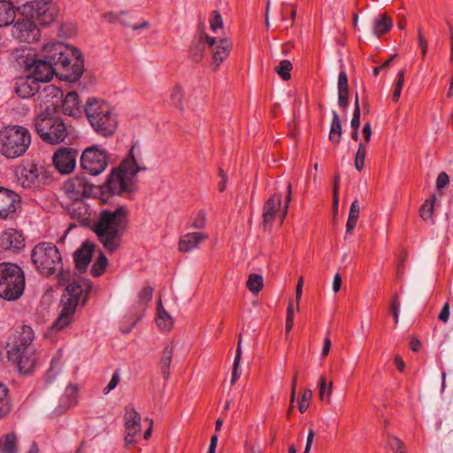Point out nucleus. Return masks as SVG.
<instances>
[{
    "label": "nucleus",
    "instance_id": "f257e3e1",
    "mask_svg": "<svg viewBox=\"0 0 453 453\" xmlns=\"http://www.w3.org/2000/svg\"><path fill=\"white\" fill-rule=\"evenodd\" d=\"M128 223V210L121 205L101 210L91 228L103 246L112 253L120 247Z\"/></svg>",
    "mask_w": 453,
    "mask_h": 453
},
{
    "label": "nucleus",
    "instance_id": "f03ea898",
    "mask_svg": "<svg viewBox=\"0 0 453 453\" xmlns=\"http://www.w3.org/2000/svg\"><path fill=\"white\" fill-rule=\"evenodd\" d=\"M42 55L57 67L62 80L75 82L81 77L84 63L81 52L76 48L60 42H53L44 44Z\"/></svg>",
    "mask_w": 453,
    "mask_h": 453
},
{
    "label": "nucleus",
    "instance_id": "7ed1b4c3",
    "mask_svg": "<svg viewBox=\"0 0 453 453\" xmlns=\"http://www.w3.org/2000/svg\"><path fill=\"white\" fill-rule=\"evenodd\" d=\"M91 289L90 280L83 278L73 279V282H69L60 301V312L50 329L58 332L66 328L73 322L81 296H83V303H85Z\"/></svg>",
    "mask_w": 453,
    "mask_h": 453
},
{
    "label": "nucleus",
    "instance_id": "20e7f679",
    "mask_svg": "<svg viewBox=\"0 0 453 453\" xmlns=\"http://www.w3.org/2000/svg\"><path fill=\"white\" fill-rule=\"evenodd\" d=\"M31 260L39 273L45 276L58 273L61 285H67L77 279L62 268V257L58 247L52 242H42L36 244L31 251Z\"/></svg>",
    "mask_w": 453,
    "mask_h": 453
},
{
    "label": "nucleus",
    "instance_id": "39448f33",
    "mask_svg": "<svg viewBox=\"0 0 453 453\" xmlns=\"http://www.w3.org/2000/svg\"><path fill=\"white\" fill-rule=\"evenodd\" d=\"M17 334L13 346L7 350V357L19 372L27 374L33 370L36 361L35 349L32 345L35 333L30 326L24 325Z\"/></svg>",
    "mask_w": 453,
    "mask_h": 453
},
{
    "label": "nucleus",
    "instance_id": "423d86ee",
    "mask_svg": "<svg viewBox=\"0 0 453 453\" xmlns=\"http://www.w3.org/2000/svg\"><path fill=\"white\" fill-rule=\"evenodd\" d=\"M86 117L96 133L108 137L111 136L117 127L118 119L111 107L104 101L88 98L84 106Z\"/></svg>",
    "mask_w": 453,
    "mask_h": 453
},
{
    "label": "nucleus",
    "instance_id": "0eeeda50",
    "mask_svg": "<svg viewBox=\"0 0 453 453\" xmlns=\"http://www.w3.org/2000/svg\"><path fill=\"white\" fill-rule=\"evenodd\" d=\"M146 170L140 167L134 157L125 159L119 168L113 169L109 175L104 188L111 195H122L134 190L135 176L139 171Z\"/></svg>",
    "mask_w": 453,
    "mask_h": 453
},
{
    "label": "nucleus",
    "instance_id": "6e6552de",
    "mask_svg": "<svg viewBox=\"0 0 453 453\" xmlns=\"http://www.w3.org/2000/svg\"><path fill=\"white\" fill-rule=\"evenodd\" d=\"M35 127L40 138L49 144H59L68 134L62 118L51 112L48 107L35 117Z\"/></svg>",
    "mask_w": 453,
    "mask_h": 453
},
{
    "label": "nucleus",
    "instance_id": "1a4fd4ad",
    "mask_svg": "<svg viewBox=\"0 0 453 453\" xmlns=\"http://www.w3.org/2000/svg\"><path fill=\"white\" fill-rule=\"evenodd\" d=\"M30 144V132L22 126H8L0 133V152L7 158L24 155Z\"/></svg>",
    "mask_w": 453,
    "mask_h": 453
},
{
    "label": "nucleus",
    "instance_id": "9d476101",
    "mask_svg": "<svg viewBox=\"0 0 453 453\" xmlns=\"http://www.w3.org/2000/svg\"><path fill=\"white\" fill-rule=\"evenodd\" d=\"M207 47L211 50V65L214 68H218L221 62L228 58L232 43L226 38L218 40L207 35H202L197 41L193 42V45L190 49L192 60L196 63L200 62L203 58Z\"/></svg>",
    "mask_w": 453,
    "mask_h": 453
},
{
    "label": "nucleus",
    "instance_id": "9b49d317",
    "mask_svg": "<svg viewBox=\"0 0 453 453\" xmlns=\"http://www.w3.org/2000/svg\"><path fill=\"white\" fill-rule=\"evenodd\" d=\"M25 289L22 269L12 263L0 264V297L7 301L19 299Z\"/></svg>",
    "mask_w": 453,
    "mask_h": 453
},
{
    "label": "nucleus",
    "instance_id": "f8f14e48",
    "mask_svg": "<svg viewBox=\"0 0 453 453\" xmlns=\"http://www.w3.org/2000/svg\"><path fill=\"white\" fill-rule=\"evenodd\" d=\"M22 17L32 20H37L42 26L52 23L58 15L57 8L52 0H29L19 7Z\"/></svg>",
    "mask_w": 453,
    "mask_h": 453
},
{
    "label": "nucleus",
    "instance_id": "ddd939ff",
    "mask_svg": "<svg viewBox=\"0 0 453 453\" xmlns=\"http://www.w3.org/2000/svg\"><path fill=\"white\" fill-rule=\"evenodd\" d=\"M16 173L19 183L25 188H40L50 179L45 167L35 163L19 166Z\"/></svg>",
    "mask_w": 453,
    "mask_h": 453
},
{
    "label": "nucleus",
    "instance_id": "4468645a",
    "mask_svg": "<svg viewBox=\"0 0 453 453\" xmlns=\"http://www.w3.org/2000/svg\"><path fill=\"white\" fill-rule=\"evenodd\" d=\"M80 161L84 173L96 176L107 167L108 156L105 150L92 146L83 150Z\"/></svg>",
    "mask_w": 453,
    "mask_h": 453
},
{
    "label": "nucleus",
    "instance_id": "2eb2a0df",
    "mask_svg": "<svg viewBox=\"0 0 453 453\" xmlns=\"http://www.w3.org/2000/svg\"><path fill=\"white\" fill-rule=\"evenodd\" d=\"M292 189L291 184L288 183L287 196L284 203H282V195L276 193L268 199L264 206V223L265 225L272 223L275 219H280V222L285 219L288 205L291 200Z\"/></svg>",
    "mask_w": 453,
    "mask_h": 453
},
{
    "label": "nucleus",
    "instance_id": "dca6fc26",
    "mask_svg": "<svg viewBox=\"0 0 453 453\" xmlns=\"http://www.w3.org/2000/svg\"><path fill=\"white\" fill-rule=\"evenodd\" d=\"M26 69L29 75L39 83L50 81L54 75H59L57 67L48 61L42 55V58L27 57L25 60Z\"/></svg>",
    "mask_w": 453,
    "mask_h": 453
},
{
    "label": "nucleus",
    "instance_id": "f3484780",
    "mask_svg": "<svg viewBox=\"0 0 453 453\" xmlns=\"http://www.w3.org/2000/svg\"><path fill=\"white\" fill-rule=\"evenodd\" d=\"M16 93L22 98H28L34 96L35 94H39V97L42 96H58L60 90L54 85H46L43 89L40 91V83L34 80L33 77L27 75L26 78H20L16 82L15 88Z\"/></svg>",
    "mask_w": 453,
    "mask_h": 453
},
{
    "label": "nucleus",
    "instance_id": "a211bd4d",
    "mask_svg": "<svg viewBox=\"0 0 453 453\" xmlns=\"http://www.w3.org/2000/svg\"><path fill=\"white\" fill-rule=\"evenodd\" d=\"M12 35L19 42L31 43L39 39L40 30L34 20L23 17L13 24Z\"/></svg>",
    "mask_w": 453,
    "mask_h": 453
},
{
    "label": "nucleus",
    "instance_id": "6ab92c4d",
    "mask_svg": "<svg viewBox=\"0 0 453 453\" xmlns=\"http://www.w3.org/2000/svg\"><path fill=\"white\" fill-rule=\"evenodd\" d=\"M20 202L21 199L18 193L0 187V219H12Z\"/></svg>",
    "mask_w": 453,
    "mask_h": 453
},
{
    "label": "nucleus",
    "instance_id": "aec40b11",
    "mask_svg": "<svg viewBox=\"0 0 453 453\" xmlns=\"http://www.w3.org/2000/svg\"><path fill=\"white\" fill-rule=\"evenodd\" d=\"M77 156V150L73 148H60L54 153L52 161L59 173L68 174L75 168Z\"/></svg>",
    "mask_w": 453,
    "mask_h": 453
},
{
    "label": "nucleus",
    "instance_id": "412c9836",
    "mask_svg": "<svg viewBox=\"0 0 453 453\" xmlns=\"http://www.w3.org/2000/svg\"><path fill=\"white\" fill-rule=\"evenodd\" d=\"M90 187L84 178L75 176L65 181L63 190L73 202L81 200L90 192Z\"/></svg>",
    "mask_w": 453,
    "mask_h": 453
},
{
    "label": "nucleus",
    "instance_id": "4be33fe9",
    "mask_svg": "<svg viewBox=\"0 0 453 453\" xmlns=\"http://www.w3.org/2000/svg\"><path fill=\"white\" fill-rule=\"evenodd\" d=\"M124 419L126 429L125 441L127 444H134L135 437L142 429L141 415L131 406L126 410Z\"/></svg>",
    "mask_w": 453,
    "mask_h": 453
},
{
    "label": "nucleus",
    "instance_id": "5701e85b",
    "mask_svg": "<svg viewBox=\"0 0 453 453\" xmlns=\"http://www.w3.org/2000/svg\"><path fill=\"white\" fill-rule=\"evenodd\" d=\"M25 239L17 230L9 228L0 235V249L18 250L24 247Z\"/></svg>",
    "mask_w": 453,
    "mask_h": 453
},
{
    "label": "nucleus",
    "instance_id": "b1692460",
    "mask_svg": "<svg viewBox=\"0 0 453 453\" xmlns=\"http://www.w3.org/2000/svg\"><path fill=\"white\" fill-rule=\"evenodd\" d=\"M63 112L65 115L80 118L82 116L84 107L79 100L78 94L74 91L68 92L62 104Z\"/></svg>",
    "mask_w": 453,
    "mask_h": 453
},
{
    "label": "nucleus",
    "instance_id": "393cba45",
    "mask_svg": "<svg viewBox=\"0 0 453 453\" xmlns=\"http://www.w3.org/2000/svg\"><path fill=\"white\" fill-rule=\"evenodd\" d=\"M95 245L89 242H84L81 246L74 252L73 259L76 265V267L81 272H85L89 265L93 252H94Z\"/></svg>",
    "mask_w": 453,
    "mask_h": 453
},
{
    "label": "nucleus",
    "instance_id": "a878e982",
    "mask_svg": "<svg viewBox=\"0 0 453 453\" xmlns=\"http://www.w3.org/2000/svg\"><path fill=\"white\" fill-rule=\"evenodd\" d=\"M208 239V234L202 232H192L182 235L179 241V250L189 252L196 249L199 244Z\"/></svg>",
    "mask_w": 453,
    "mask_h": 453
},
{
    "label": "nucleus",
    "instance_id": "bb28decb",
    "mask_svg": "<svg viewBox=\"0 0 453 453\" xmlns=\"http://www.w3.org/2000/svg\"><path fill=\"white\" fill-rule=\"evenodd\" d=\"M16 8L9 1H0V27L11 25L16 17Z\"/></svg>",
    "mask_w": 453,
    "mask_h": 453
},
{
    "label": "nucleus",
    "instance_id": "cd10ccee",
    "mask_svg": "<svg viewBox=\"0 0 453 453\" xmlns=\"http://www.w3.org/2000/svg\"><path fill=\"white\" fill-rule=\"evenodd\" d=\"M127 16V12H121L119 14H114L112 12L105 14V19L109 20L111 23L120 22L125 27H130L133 30L137 31L140 29L148 28L150 27V23L147 20L142 21L140 24H131L125 18Z\"/></svg>",
    "mask_w": 453,
    "mask_h": 453
},
{
    "label": "nucleus",
    "instance_id": "c85d7f7f",
    "mask_svg": "<svg viewBox=\"0 0 453 453\" xmlns=\"http://www.w3.org/2000/svg\"><path fill=\"white\" fill-rule=\"evenodd\" d=\"M156 322L158 328L165 332L170 331L173 325V317L163 307L161 301L157 304Z\"/></svg>",
    "mask_w": 453,
    "mask_h": 453
},
{
    "label": "nucleus",
    "instance_id": "c756f323",
    "mask_svg": "<svg viewBox=\"0 0 453 453\" xmlns=\"http://www.w3.org/2000/svg\"><path fill=\"white\" fill-rule=\"evenodd\" d=\"M393 27L392 19L385 14H380L373 19V35L379 38L383 34L388 33Z\"/></svg>",
    "mask_w": 453,
    "mask_h": 453
},
{
    "label": "nucleus",
    "instance_id": "7c9ffc66",
    "mask_svg": "<svg viewBox=\"0 0 453 453\" xmlns=\"http://www.w3.org/2000/svg\"><path fill=\"white\" fill-rule=\"evenodd\" d=\"M173 353V347L172 344H167L162 353L161 357V372L165 380L170 377V365Z\"/></svg>",
    "mask_w": 453,
    "mask_h": 453
},
{
    "label": "nucleus",
    "instance_id": "2f4dec72",
    "mask_svg": "<svg viewBox=\"0 0 453 453\" xmlns=\"http://www.w3.org/2000/svg\"><path fill=\"white\" fill-rule=\"evenodd\" d=\"M79 388L77 385L70 384L66 387L61 403L65 408H70L78 403Z\"/></svg>",
    "mask_w": 453,
    "mask_h": 453
},
{
    "label": "nucleus",
    "instance_id": "473e14b6",
    "mask_svg": "<svg viewBox=\"0 0 453 453\" xmlns=\"http://www.w3.org/2000/svg\"><path fill=\"white\" fill-rule=\"evenodd\" d=\"M342 136V123L338 113L335 111H333V119L330 127L329 133V140L334 143L338 144L341 141Z\"/></svg>",
    "mask_w": 453,
    "mask_h": 453
},
{
    "label": "nucleus",
    "instance_id": "72a5a7b5",
    "mask_svg": "<svg viewBox=\"0 0 453 453\" xmlns=\"http://www.w3.org/2000/svg\"><path fill=\"white\" fill-rule=\"evenodd\" d=\"M12 403L8 396V389L0 383V419L6 417L12 410Z\"/></svg>",
    "mask_w": 453,
    "mask_h": 453
},
{
    "label": "nucleus",
    "instance_id": "f704fd0d",
    "mask_svg": "<svg viewBox=\"0 0 453 453\" xmlns=\"http://www.w3.org/2000/svg\"><path fill=\"white\" fill-rule=\"evenodd\" d=\"M16 435L13 433L7 434L0 439V450L3 453H17Z\"/></svg>",
    "mask_w": 453,
    "mask_h": 453
},
{
    "label": "nucleus",
    "instance_id": "c9c22d12",
    "mask_svg": "<svg viewBox=\"0 0 453 453\" xmlns=\"http://www.w3.org/2000/svg\"><path fill=\"white\" fill-rule=\"evenodd\" d=\"M107 265H108L107 257H105V255L103 252H100V255L98 256L97 259L95 261V263L92 265L90 273L94 277L101 276L104 273Z\"/></svg>",
    "mask_w": 453,
    "mask_h": 453
},
{
    "label": "nucleus",
    "instance_id": "e433bc0d",
    "mask_svg": "<svg viewBox=\"0 0 453 453\" xmlns=\"http://www.w3.org/2000/svg\"><path fill=\"white\" fill-rule=\"evenodd\" d=\"M242 357V335L239 336V342L236 348L235 357L233 364V372L231 378V384H234L235 381L240 378L241 374L238 372L240 362Z\"/></svg>",
    "mask_w": 453,
    "mask_h": 453
},
{
    "label": "nucleus",
    "instance_id": "4c0bfd02",
    "mask_svg": "<svg viewBox=\"0 0 453 453\" xmlns=\"http://www.w3.org/2000/svg\"><path fill=\"white\" fill-rule=\"evenodd\" d=\"M263 284L264 280L260 274L251 273L247 280V288L253 294H257L262 289Z\"/></svg>",
    "mask_w": 453,
    "mask_h": 453
},
{
    "label": "nucleus",
    "instance_id": "58836bf2",
    "mask_svg": "<svg viewBox=\"0 0 453 453\" xmlns=\"http://www.w3.org/2000/svg\"><path fill=\"white\" fill-rule=\"evenodd\" d=\"M293 65L292 63L288 60L284 59L281 60L279 65L275 67V72L280 76V78L288 81L291 78L290 71L292 70Z\"/></svg>",
    "mask_w": 453,
    "mask_h": 453
},
{
    "label": "nucleus",
    "instance_id": "ea45409f",
    "mask_svg": "<svg viewBox=\"0 0 453 453\" xmlns=\"http://www.w3.org/2000/svg\"><path fill=\"white\" fill-rule=\"evenodd\" d=\"M183 96H184V92H183L182 88L179 85H176L173 88V90L170 94L171 104H173L174 106L178 107L179 109L183 110V104H182Z\"/></svg>",
    "mask_w": 453,
    "mask_h": 453
},
{
    "label": "nucleus",
    "instance_id": "a19ab883",
    "mask_svg": "<svg viewBox=\"0 0 453 453\" xmlns=\"http://www.w3.org/2000/svg\"><path fill=\"white\" fill-rule=\"evenodd\" d=\"M366 157V148L363 142H360L355 157V168L361 172L365 166V160Z\"/></svg>",
    "mask_w": 453,
    "mask_h": 453
},
{
    "label": "nucleus",
    "instance_id": "79ce46f5",
    "mask_svg": "<svg viewBox=\"0 0 453 453\" xmlns=\"http://www.w3.org/2000/svg\"><path fill=\"white\" fill-rule=\"evenodd\" d=\"M434 213V201L426 200L421 205L419 210L420 217L425 220H428L432 218Z\"/></svg>",
    "mask_w": 453,
    "mask_h": 453
},
{
    "label": "nucleus",
    "instance_id": "37998d69",
    "mask_svg": "<svg viewBox=\"0 0 453 453\" xmlns=\"http://www.w3.org/2000/svg\"><path fill=\"white\" fill-rule=\"evenodd\" d=\"M332 385L330 382L329 387L326 388V380L324 377H320L319 380V395L321 400H329L331 393H332Z\"/></svg>",
    "mask_w": 453,
    "mask_h": 453
},
{
    "label": "nucleus",
    "instance_id": "c03bdc74",
    "mask_svg": "<svg viewBox=\"0 0 453 453\" xmlns=\"http://www.w3.org/2000/svg\"><path fill=\"white\" fill-rule=\"evenodd\" d=\"M87 207L86 204L81 202H74L70 207H69V212L73 217H81L83 215L87 214Z\"/></svg>",
    "mask_w": 453,
    "mask_h": 453
},
{
    "label": "nucleus",
    "instance_id": "a18cd8bd",
    "mask_svg": "<svg viewBox=\"0 0 453 453\" xmlns=\"http://www.w3.org/2000/svg\"><path fill=\"white\" fill-rule=\"evenodd\" d=\"M58 361H59V358L56 357H54L51 359L50 367L46 372V382L47 383H51L55 380L56 376L58 374L59 368L55 366L56 364L58 363Z\"/></svg>",
    "mask_w": 453,
    "mask_h": 453
},
{
    "label": "nucleus",
    "instance_id": "49530a36",
    "mask_svg": "<svg viewBox=\"0 0 453 453\" xmlns=\"http://www.w3.org/2000/svg\"><path fill=\"white\" fill-rule=\"evenodd\" d=\"M311 397H312V391L308 388L304 389V391L302 395V399L298 403V410L301 413H303L307 411V409L309 407V401L311 400Z\"/></svg>",
    "mask_w": 453,
    "mask_h": 453
},
{
    "label": "nucleus",
    "instance_id": "de8ad7c7",
    "mask_svg": "<svg viewBox=\"0 0 453 453\" xmlns=\"http://www.w3.org/2000/svg\"><path fill=\"white\" fill-rule=\"evenodd\" d=\"M206 225V214L203 211H199L194 218L190 226L196 229H203Z\"/></svg>",
    "mask_w": 453,
    "mask_h": 453
},
{
    "label": "nucleus",
    "instance_id": "09e8293b",
    "mask_svg": "<svg viewBox=\"0 0 453 453\" xmlns=\"http://www.w3.org/2000/svg\"><path fill=\"white\" fill-rule=\"evenodd\" d=\"M388 445L395 453H403V443L395 436L388 438Z\"/></svg>",
    "mask_w": 453,
    "mask_h": 453
},
{
    "label": "nucleus",
    "instance_id": "8fccbe9b",
    "mask_svg": "<svg viewBox=\"0 0 453 453\" xmlns=\"http://www.w3.org/2000/svg\"><path fill=\"white\" fill-rule=\"evenodd\" d=\"M210 26L212 32L216 33L219 28H222L223 20L219 12L214 11L210 19Z\"/></svg>",
    "mask_w": 453,
    "mask_h": 453
},
{
    "label": "nucleus",
    "instance_id": "3c124183",
    "mask_svg": "<svg viewBox=\"0 0 453 453\" xmlns=\"http://www.w3.org/2000/svg\"><path fill=\"white\" fill-rule=\"evenodd\" d=\"M120 380L119 372L115 371L109 381L108 385L104 388V393L105 395L109 394L111 390H113L117 385L119 384Z\"/></svg>",
    "mask_w": 453,
    "mask_h": 453
},
{
    "label": "nucleus",
    "instance_id": "603ef678",
    "mask_svg": "<svg viewBox=\"0 0 453 453\" xmlns=\"http://www.w3.org/2000/svg\"><path fill=\"white\" fill-rule=\"evenodd\" d=\"M390 310H391V312L394 317V321L395 324H397L399 321V314H400V301H399L397 295H395L393 297Z\"/></svg>",
    "mask_w": 453,
    "mask_h": 453
},
{
    "label": "nucleus",
    "instance_id": "864d4df0",
    "mask_svg": "<svg viewBox=\"0 0 453 453\" xmlns=\"http://www.w3.org/2000/svg\"><path fill=\"white\" fill-rule=\"evenodd\" d=\"M338 92L349 91L348 77L345 71H341L338 76Z\"/></svg>",
    "mask_w": 453,
    "mask_h": 453
},
{
    "label": "nucleus",
    "instance_id": "5fc2aeb1",
    "mask_svg": "<svg viewBox=\"0 0 453 453\" xmlns=\"http://www.w3.org/2000/svg\"><path fill=\"white\" fill-rule=\"evenodd\" d=\"M153 288L151 287H144L139 293V301L142 303H147L151 300Z\"/></svg>",
    "mask_w": 453,
    "mask_h": 453
},
{
    "label": "nucleus",
    "instance_id": "6e6d98bb",
    "mask_svg": "<svg viewBox=\"0 0 453 453\" xmlns=\"http://www.w3.org/2000/svg\"><path fill=\"white\" fill-rule=\"evenodd\" d=\"M296 17V9L294 6L291 7V10L289 11V12H288L285 9H283L281 11L280 19L285 22L288 20V19H291V23L289 25L290 27H292L294 26Z\"/></svg>",
    "mask_w": 453,
    "mask_h": 453
},
{
    "label": "nucleus",
    "instance_id": "4d7b16f0",
    "mask_svg": "<svg viewBox=\"0 0 453 453\" xmlns=\"http://www.w3.org/2000/svg\"><path fill=\"white\" fill-rule=\"evenodd\" d=\"M360 115L361 110L360 105L357 104V107L354 108L353 116L350 121L352 129H359L360 126Z\"/></svg>",
    "mask_w": 453,
    "mask_h": 453
},
{
    "label": "nucleus",
    "instance_id": "13d9d810",
    "mask_svg": "<svg viewBox=\"0 0 453 453\" xmlns=\"http://www.w3.org/2000/svg\"><path fill=\"white\" fill-rule=\"evenodd\" d=\"M449 182V175L442 172L439 173L437 180H436V187L437 188H445Z\"/></svg>",
    "mask_w": 453,
    "mask_h": 453
},
{
    "label": "nucleus",
    "instance_id": "bf43d9fd",
    "mask_svg": "<svg viewBox=\"0 0 453 453\" xmlns=\"http://www.w3.org/2000/svg\"><path fill=\"white\" fill-rule=\"evenodd\" d=\"M338 104L341 108L349 106V91L338 92Z\"/></svg>",
    "mask_w": 453,
    "mask_h": 453
},
{
    "label": "nucleus",
    "instance_id": "052dcab7",
    "mask_svg": "<svg viewBox=\"0 0 453 453\" xmlns=\"http://www.w3.org/2000/svg\"><path fill=\"white\" fill-rule=\"evenodd\" d=\"M418 46L421 49L422 57L425 58L427 52V41L421 33V30H418Z\"/></svg>",
    "mask_w": 453,
    "mask_h": 453
},
{
    "label": "nucleus",
    "instance_id": "680f3d73",
    "mask_svg": "<svg viewBox=\"0 0 453 453\" xmlns=\"http://www.w3.org/2000/svg\"><path fill=\"white\" fill-rule=\"evenodd\" d=\"M359 217V203L356 199L350 205L349 218L358 219Z\"/></svg>",
    "mask_w": 453,
    "mask_h": 453
},
{
    "label": "nucleus",
    "instance_id": "e2e57ef3",
    "mask_svg": "<svg viewBox=\"0 0 453 453\" xmlns=\"http://www.w3.org/2000/svg\"><path fill=\"white\" fill-rule=\"evenodd\" d=\"M314 435H315L314 431L312 429H309L307 439H306V445H305L303 453H310L312 443H313Z\"/></svg>",
    "mask_w": 453,
    "mask_h": 453
},
{
    "label": "nucleus",
    "instance_id": "0e129e2a",
    "mask_svg": "<svg viewBox=\"0 0 453 453\" xmlns=\"http://www.w3.org/2000/svg\"><path fill=\"white\" fill-rule=\"evenodd\" d=\"M303 278L301 277L298 280V282L296 285V300L297 309L299 308V301H300V299L302 297V294H303Z\"/></svg>",
    "mask_w": 453,
    "mask_h": 453
},
{
    "label": "nucleus",
    "instance_id": "69168bd1",
    "mask_svg": "<svg viewBox=\"0 0 453 453\" xmlns=\"http://www.w3.org/2000/svg\"><path fill=\"white\" fill-rule=\"evenodd\" d=\"M449 304L448 303H446L440 314H439V319L443 321V322H447L449 320Z\"/></svg>",
    "mask_w": 453,
    "mask_h": 453
},
{
    "label": "nucleus",
    "instance_id": "338daca9",
    "mask_svg": "<svg viewBox=\"0 0 453 453\" xmlns=\"http://www.w3.org/2000/svg\"><path fill=\"white\" fill-rule=\"evenodd\" d=\"M331 340L329 337H326L324 339V345H323V348H322V351H321V357L324 358L325 357H326L330 351V349H331Z\"/></svg>",
    "mask_w": 453,
    "mask_h": 453
},
{
    "label": "nucleus",
    "instance_id": "774afa93",
    "mask_svg": "<svg viewBox=\"0 0 453 453\" xmlns=\"http://www.w3.org/2000/svg\"><path fill=\"white\" fill-rule=\"evenodd\" d=\"M219 174L221 178V181L219 184V190L220 192H223L226 187V183L227 180V176H226V173L222 169H219Z\"/></svg>",
    "mask_w": 453,
    "mask_h": 453
}]
</instances>
